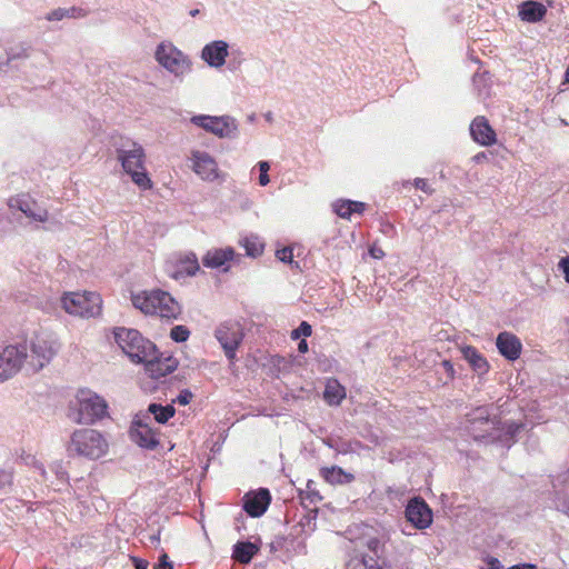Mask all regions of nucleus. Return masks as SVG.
<instances>
[{
    "label": "nucleus",
    "mask_w": 569,
    "mask_h": 569,
    "mask_svg": "<svg viewBox=\"0 0 569 569\" xmlns=\"http://www.w3.org/2000/svg\"><path fill=\"white\" fill-rule=\"evenodd\" d=\"M485 159H487V154L483 151L479 152V153H477L476 156L472 157V161L476 162V163H480Z\"/></svg>",
    "instance_id": "6e6d98bb"
},
{
    "label": "nucleus",
    "mask_w": 569,
    "mask_h": 569,
    "mask_svg": "<svg viewBox=\"0 0 569 569\" xmlns=\"http://www.w3.org/2000/svg\"><path fill=\"white\" fill-rule=\"evenodd\" d=\"M313 485H315V482L312 480H309L308 483H307L308 497H309L311 502H317V501L321 500V496L319 495L318 491H316L312 488Z\"/></svg>",
    "instance_id": "c03bdc74"
},
{
    "label": "nucleus",
    "mask_w": 569,
    "mask_h": 569,
    "mask_svg": "<svg viewBox=\"0 0 569 569\" xmlns=\"http://www.w3.org/2000/svg\"><path fill=\"white\" fill-rule=\"evenodd\" d=\"M199 13H200V10H199V9H192V10H190V11H189V14H190L191 17H197Z\"/></svg>",
    "instance_id": "69168bd1"
},
{
    "label": "nucleus",
    "mask_w": 569,
    "mask_h": 569,
    "mask_svg": "<svg viewBox=\"0 0 569 569\" xmlns=\"http://www.w3.org/2000/svg\"><path fill=\"white\" fill-rule=\"evenodd\" d=\"M34 468L39 471V473L41 475V477H42L43 479H46V478H47V477H46V476H47V471H46L44 466H43L42 463H40V462L36 463V465H34Z\"/></svg>",
    "instance_id": "13d9d810"
},
{
    "label": "nucleus",
    "mask_w": 569,
    "mask_h": 569,
    "mask_svg": "<svg viewBox=\"0 0 569 569\" xmlns=\"http://www.w3.org/2000/svg\"><path fill=\"white\" fill-rule=\"evenodd\" d=\"M371 254L373 258H381L383 256V252L382 250H379V252H375V251H371Z\"/></svg>",
    "instance_id": "0e129e2a"
},
{
    "label": "nucleus",
    "mask_w": 569,
    "mask_h": 569,
    "mask_svg": "<svg viewBox=\"0 0 569 569\" xmlns=\"http://www.w3.org/2000/svg\"><path fill=\"white\" fill-rule=\"evenodd\" d=\"M405 516L407 521L419 530L429 528L433 520L431 508L421 497H413L408 501Z\"/></svg>",
    "instance_id": "dca6fc26"
},
{
    "label": "nucleus",
    "mask_w": 569,
    "mask_h": 569,
    "mask_svg": "<svg viewBox=\"0 0 569 569\" xmlns=\"http://www.w3.org/2000/svg\"><path fill=\"white\" fill-rule=\"evenodd\" d=\"M312 333V328L307 321H302L299 327L291 332L292 339H299L302 337H310Z\"/></svg>",
    "instance_id": "e433bc0d"
},
{
    "label": "nucleus",
    "mask_w": 569,
    "mask_h": 569,
    "mask_svg": "<svg viewBox=\"0 0 569 569\" xmlns=\"http://www.w3.org/2000/svg\"><path fill=\"white\" fill-rule=\"evenodd\" d=\"M159 430L152 427L149 413H136L129 429L132 442L146 450H154L160 445Z\"/></svg>",
    "instance_id": "9b49d317"
},
{
    "label": "nucleus",
    "mask_w": 569,
    "mask_h": 569,
    "mask_svg": "<svg viewBox=\"0 0 569 569\" xmlns=\"http://www.w3.org/2000/svg\"><path fill=\"white\" fill-rule=\"evenodd\" d=\"M442 365H443V367L447 369V371H448L449 373H452V372H453V367H452V365L450 363V361L443 360V361H442Z\"/></svg>",
    "instance_id": "bf43d9fd"
},
{
    "label": "nucleus",
    "mask_w": 569,
    "mask_h": 569,
    "mask_svg": "<svg viewBox=\"0 0 569 569\" xmlns=\"http://www.w3.org/2000/svg\"><path fill=\"white\" fill-rule=\"evenodd\" d=\"M558 268L562 272L565 281L569 283V256L562 257L560 259Z\"/></svg>",
    "instance_id": "37998d69"
},
{
    "label": "nucleus",
    "mask_w": 569,
    "mask_h": 569,
    "mask_svg": "<svg viewBox=\"0 0 569 569\" xmlns=\"http://www.w3.org/2000/svg\"><path fill=\"white\" fill-rule=\"evenodd\" d=\"M492 79L487 70L475 72L472 77V89L480 99H487L491 94Z\"/></svg>",
    "instance_id": "bb28decb"
},
{
    "label": "nucleus",
    "mask_w": 569,
    "mask_h": 569,
    "mask_svg": "<svg viewBox=\"0 0 569 569\" xmlns=\"http://www.w3.org/2000/svg\"><path fill=\"white\" fill-rule=\"evenodd\" d=\"M68 11L66 8H58L56 10H52L47 14V20L49 21H60L64 18H67Z\"/></svg>",
    "instance_id": "ea45409f"
},
{
    "label": "nucleus",
    "mask_w": 569,
    "mask_h": 569,
    "mask_svg": "<svg viewBox=\"0 0 569 569\" xmlns=\"http://www.w3.org/2000/svg\"><path fill=\"white\" fill-rule=\"evenodd\" d=\"M259 171L260 173H268L270 166L267 161H259L258 162Z\"/></svg>",
    "instance_id": "864d4df0"
},
{
    "label": "nucleus",
    "mask_w": 569,
    "mask_h": 569,
    "mask_svg": "<svg viewBox=\"0 0 569 569\" xmlns=\"http://www.w3.org/2000/svg\"><path fill=\"white\" fill-rule=\"evenodd\" d=\"M214 337L223 349L227 359L233 363L237 358V350L244 337L241 326L237 322L220 323L214 330Z\"/></svg>",
    "instance_id": "ddd939ff"
},
{
    "label": "nucleus",
    "mask_w": 569,
    "mask_h": 569,
    "mask_svg": "<svg viewBox=\"0 0 569 569\" xmlns=\"http://www.w3.org/2000/svg\"><path fill=\"white\" fill-rule=\"evenodd\" d=\"M465 361H467L472 371L482 377L489 371V362L487 359L473 347L465 346Z\"/></svg>",
    "instance_id": "a878e982"
},
{
    "label": "nucleus",
    "mask_w": 569,
    "mask_h": 569,
    "mask_svg": "<svg viewBox=\"0 0 569 569\" xmlns=\"http://www.w3.org/2000/svg\"><path fill=\"white\" fill-rule=\"evenodd\" d=\"M130 560H131V563L134 567V569H148L149 568V562L146 559L131 556Z\"/></svg>",
    "instance_id": "a18cd8bd"
},
{
    "label": "nucleus",
    "mask_w": 569,
    "mask_h": 569,
    "mask_svg": "<svg viewBox=\"0 0 569 569\" xmlns=\"http://www.w3.org/2000/svg\"><path fill=\"white\" fill-rule=\"evenodd\" d=\"M67 18H82L87 16V11L82 8L71 7L67 9Z\"/></svg>",
    "instance_id": "49530a36"
},
{
    "label": "nucleus",
    "mask_w": 569,
    "mask_h": 569,
    "mask_svg": "<svg viewBox=\"0 0 569 569\" xmlns=\"http://www.w3.org/2000/svg\"><path fill=\"white\" fill-rule=\"evenodd\" d=\"M312 522V518L309 516H303V518L299 521L300 526H305L306 523L310 525Z\"/></svg>",
    "instance_id": "052dcab7"
},
{
    "label": "nucleus",
    "mask_w": 569,
    "mask_h": 569,
    "mask_svg": "<svg viewBox=\"0 0 569 569\" xmlns=\"http://www.w3.org/2000/svg\"><path fill=\"white\" fill-rule=\"evenodd\" d=\"M325 480L331 485H346L353 481L355 476L346 472L342 468L333 466L322 469Z\"/></svg>",
    "instance_id": "2f4dec72"
},
{
    "label": "nucleus",
    "mask_w": 569,
    "mask_h": 569,
    "mask_svg": "<svg viewBox=\"0 0 569 569\" xmlns=\"http://www.w3.org/2000/svg\"><path fill=\"white\" fill-rule=\"evenodd\" d=\"M27 359V340L7 346L0 353V382H3L17 375Z\"/></svg>",
    "instance_id": "f8f14e48"
},
{
    "label": "nucleus",
    "mask_w": 569,
    "mask_h": 569,
    "mask_svg": "<svg viewBox=\"0 0 569 569\" xmlns=\"http://www.w3.org/2000/svg\"><path fill=\"white\" fill-rule=\"evenodd\" d=\"M346 398V389L337 379H329L323 391V399L329 406H339Z\"/></svg>",
    "instance_id": "c85d7f7f"
},
{
    "label": "nucleus",
    "mask_w": 569,
    "mask_h": 569,
    "mask_svg": "<svg viewBox=\"0 0 569 569\" xmlns=\"http://www.w3.org/2000/svg\"><path fill=\"white\" fill-rule=\"evenodd\" d=\"M259 547L250 541H238L233 546L232 558L242 565L249 563L258 553Z\"/></svg>",
    "instance_id": "cd10ccee"
},
{
    "label": "nucleus",
    "mask_w": 569,
    "mask_h": 569,
    "mask_svg": "<svg viewBox=\"0 0 569 569\" xmlns=\"http://www.w3.org/2000/svg\"><path fill=\"white\" fill-rule=\"evenodd\" d=\"M415 187L427 192V181L422 178L415 179Z\"/></svg>",
    "instance_id": "3c124183"
},
{
    "label": "nucleus",
    "mask_w": 569,
    "mask_h": 569,
    "mask_svg": "<svg viewBox=\"0 0 569 569\" xmlns=\"http://www.w3.org/2000/svg\"><path fill=\"white\" fill-rule=\"evenodd\" d=\"M371 254L373 258H381L383 256V252L382 250H379V252H375V251H371Z\"/></svg>",
    "instance_id": "e2e57ef3"
},
{
    "label": "nucleus",
    "mask_w": 569,
    "mask_h": 569,
    "mask_svg": "<svg viewBox=\"0 0 569 569\" xmlns=\"http://www.w3.org/2000/svg\"><path fill=\"white\" fill-rule=\"evenodd\" d=\"M240 246L244 248L246 254L251 258H257L262 254L264 244L258 236L250 234L243 237L239 241Z\"/></svg>",
    "instance_id": "72a5a7b5"
},
{
    "label": "nucleus",
    "mask_w": 569,
    "mask_h": 569,
    "mask_svg": "<svg viewBox=\"0 0 569 569\" xmlns=\"http://www.w3.org/2000/svg\"><path fill=\"white\" fill-rule=\"evenodd\" d=\"M154 569H173V563L170 561L168 555L162 551L159 557L158 563L154 566Z\"/></svg>",
    "instance_id": "79ce46f5"
},
{
    "label": "nucleus",
    "mask_w": 569,
    "mask_h": 569,
    "mask_svg": "<svg viewBox=\"0 0 569 569\" xmlns=\"http://www.w3.org/2000/svg\"><path fill=\"white\" fill-rule=\"evenodd\" d=\"M78 408L76 412L70 413V418L78 423H94L108 415V405L106 400L96 392L82 389L77 395Z\"/></svg>",
    "instance_id": "6e6552de"
},
{
    "label": "nucleus",
    "mask_w": 569,
    "mask_h": 569,
    "mask_svg": "<svg viewBox=\"0 0 569 569\" xmlns=\"http://www.w3.org/2000/svg\"><path fill=\"white\" fill-rule=\"evenodd\" d=\"M139 413H149L152 421L154 420L156 422L163 425L174 416L176 409L172 405L162 406L161 403L151 402L146 411H140Z\"/></svg>",
    "instance_id": "7c9ffc66"
},
{
    "label": "nucleus",
    "mask_w": 569,
    "mask_h": 569,
    "mask_svg": "<svg viewBox=\"0 0 569 569\" xmlns=\"http://www.w3.org/2000/svg\"><path fill=\"white\" fill-rule=\"evenodd\" d=\"M64 311L82 318L96 317L101 311L102 300L96 292H64L60 299Z\"/></svg>",
    "instance_id": "1a4fd4ad"
},
{
    "label": "nucleus",
    "mask_w": 569,
    "mask_h": 569,
    "mask_svg": "<svg viewBox=\"0 0 569 569\" xmlns=\"http://www.w3.org/2000/svg\"><path fill=\"white\" fill-rule=\"evenodd\" d=\"M67 450L69 456L96 460L107 453L108 442L98 430L78 429L71 435Z\"/></svg>",
    "instance_id": "20e7f679"
},
{
    "label": "nucleus",
    "mask_w": 569,
    "mask_h": 569,
    "mask_svg": "<svg viewBox=\"0 0 569 569\" xmlns=\"http://www.w3.org/2000/svg\"><path fill=\"white\" fill-rule=\"evenodd\" d=\"M270 182V178L268 173H260L259 176V184L264 187Z\"/></svg>",
    "instance_id": "5fc2aeb1"
},
{
    "label": "nucleus",
    "mask_w": 569,
    "mask_h": 569,
    "mask_svg": "<svg viewBox=\"0 0 569 569\" xmlns=\"http://www.w3.org/2000/svg\"><path fill=\"white\" fill-rule=\"evenodd\" d=\"M236 257L234 249L231 247L216 248L208 250L202 258V263L206 268L219 269L223 271L229 270L228 262L232 261Z\"/></svg>",
    "instance_id": "5701e85b"
},
{
    "label": "nucleus",
    "mask_w": 569,
    "mask_h": 569,
    "mask_svg": "<svg viewBox=\"0 0 569 569\" xmlns=\"http://www.w3.org/2000/svg\"><path fill=\"white\" fill-rule=\"evenodd\" d=\"M131 302L147 316H159L167 321L177 320L181 316V306L167 291L161 289L144 290L131 295Z\"/></svg>",
    "instance_id": "f03ea898"
},
{
    "label": "nucleus",
    "mask_w": 569,
    "mask_h": 569,
    "mask_svg": "<svg viewBox=\"0 0 569 569\" xmlns=\"http://www.w3.org/2000/svg\"><path fill=\"white\" fill-rule=\"evenodd\" d=\"M12 472L8 470H0V491H7L12 485Z\"/></svg>",
    "instance_id": "58836bf2"
},
{
    "label": "nucleus",
    "mask_w": 569,
    "mask_h": 569,
    "mask_svg": "<svg viewBox=\"0 0 569 569\" xmlns=\"http://www.w3.org/2000/svg\"><path fill=\"white\" fill-rule=\"evenodd\" d=\"M271 501L270 491L267 488H260L250 491L243 497V510L252 518L261 517L268 509Z\"/></svg>",
    "instance_id": "6ab92c4d"
},
{
    "label": "nucleus",
    "mask_w": 569,
    "mask_h": 569,
    "mask_svg": "<svg viewBox=\"0 0 569 569\" xmlns=\"http://www.w3.org/2000/svg\"><path fill=\"white\" fill-rule=\"evenodd\" d=\"M192 397H193V395L190 390L183 389L179 392V395L173 400V402H178L181 406H186V405L190 403Z\"/></svg>",
    "instance_id": "a19ab883"
},
{
    "label": "nucleus",
    "mask_w": 569,
    "mask_h": 569,
    "mask_svg": "<svg viewBox=\"0 0 569 569\" xmlns=\"http://www.w3.org/2000/svg\"><path fill=\"white\" fill-rule=\"evenodd\" d=\"M492 405L479 406L465 413V432L476 441L498 443L510 449L526 429L522 421L500 420Z\"/></svg>",
    "instance_id": "f257e3e1"
},
{
    "label": "nucleus",
    "mask_w": 569,
    "mask_h": 569,
    "mask_svg": "<svg viewBox=\"0 0 569 569\" xmlns=\"http://www.w3.org/2000/svg\"><path fill=\"white\" fill-rule=\"evenodd\" d=\"M10 209L21 211L27 218L44 222L48 219V211L38 204L29 194H19L9 199Z\"/></svg>",
    "instance_id": "f3484780"
},
{
    "label": "nucleus",
    "mask_w": 569,
    "mask_h": 569,
    "mask_svg": "<svg viewBox=\"0 0 569 569\" xmlns=\"http://www.w3.org/2000/svg\"><path fill=\"white\" fill-rule=\"evenodd\" d=\"M190 122L220 139H236L239 134L237 120L228 114H197L190 119Z\"/></svg>",
    "instance_id": "9d476101"
},
{
    "label": "nucleus",
    "mask_w": 569,
    "mask_h": 569,
    "mask_svg": "<svg viewBox=\"0 0 569 569\" xmlns=\"http://www.w3.org/2000/svg\"><path fill=\"white\" fill-rule=\"evenodd\" d=\"M116 153L123 171L141 190L152 188V181L144 168L146 153L140 143L130 139L122 140L116 147Z\"/></svg>",
    "instance_id": "7ed1b4c3"
},
{
    "label": "nucleus",
    "mask_w": 569,
    "mask_h": 569,
    "mask_svg": "<svg viewBox=\"0 0 569 569\" xmlns=\"http://www.w3.org/2000/svg\"><path fill=\"white\" fill-rule=\"evenodd\" d=\"M199 269L198 258L193 252L174 254L164 264L167 276L174 280L192 277Z\"/></svg>",
    "instance_id": "4468645a"
},
{
    "label": "nucleus",
    "mask_w": 569,
    "mask_h": 569,
    "mask_svg": "<svg viewBox=\"0 0 569 569\" xmlns=\"http://www.w3.org/2000/svg\"><path fill=\"white\" fill-rule=\"evenodd\" d=\"M276 257L284 263L293 262V251L290 247H283L281 249H278L276 251Z\"/></svg>",
    "instance_id": "4c0bfd02"
},
{
    "label": "nucleus",
    "mask_w": 569,
    "mask_h": 569,
    "mask_svg": "<svg viewBox=\"0 0 569 569\" xmlns=\"http://www.w3.org/2000/svg\"><path fill=\"white\" fill-rule=\"evenodd\" d=\"M367 553L351 558L346 569H381L380 559L383 555V543L378 538H369L366 541Z\"/></svg>",
    "instance_id": "2eb2a0df"
},
{
    "label": "nucleus",
    "mask_w": 569,
    "mask_h": 569,
    "mask_svg": "<svg viewBox=\"0 0 569 569\" xmlns=\"http://www.w3.org/2000/svg\"><path fill=\"white\" fill-rule=\"evenodd\" d=\"M332 211L340 218L350 220L352 214L361 216L367 204L361 201H355L350 199H338L331 204Z\"/></svg>",
    "instance_id": "393cba45"
},
{
    "label": "nucleus",
    "mask_w": 569,
    "mask_h": 569,
    "mask_svg": "<svg viewBox=\"0 0 569 569\" xmlns=\"http://www.w3.org/2000/svg\"><path fill=\"white\" fill-rule=\"evenodd\" d=\"M565 79L569 83V67L567 68L566 72H565Z\"/></svg>",
    "instance_id": "774afa93"
},
{
    "label": "nucleus",
    "mask_w": 569,
    "mask_h": 569,
    "mask_svg": "<svg viewBox=\"0 0 569 569\" xmlns=\"http://www.w3.org/2000/svg\"><path fill=\"white\" fill-rule=\"evenodd\" d=\"M27 58L28 54H27V50L26 49H22L20 52L18 53H14V52H8V62L12 61V60H16L18 58Z\"/></svg>",
    "instance_id": "09e8293b"
},
{
    "label": "nucleus",
    "mask_w": 569,
    "mask_h": 569,
    "mask_svg": "<svg viewBox=\"0 0 569 569\" xmlns=\"http://www.w3.org/2000/svg\"><path fill=\"white\" fill-rule=\"evenodd\" d=\"M546 4L538 0H525L518 4V17L527 23H538L547 16Z\"/></svg>",
    "instance_id": "b1692460"
},
{
    "label": "nucleus",
    "mask_w": 569,
    "mask_h": 569,
    "mask_svg": "<svg viewBox=\"0 0 569 569\" xmlns=\"http://www.w3.org/2000/svg\"><path fill=\"white\" fill-rule=\"evenodd\" d=\"M246 60V53L240 47L229 46L227 62L224 66H227V69L230 72L239 71L242 68Z\"/></svg>",
    "instance_id": "473e14b6"
},
{
    "label": "nucleus",
    "mask_w": 569,
    "mask_h": 569,
    "mask_svg": "<svg viewBox=\"0 0 569 569\" xmlns=\"http://www.w3.org/2000/svg\"><path fill=\"white\" fill-rule=\"evenodd\" d=\"M487 565H488L487 569H503L500 560L495 557H489L487 559Z\"/></svg>",
    "instance_id": "de8ad7c7"
},
{
    "label": "nucleus",
    "mask_w": 569,
    "mask_h": 569,
    "mask_svg": "<svg viewBox=\"0 0 569 569\" xmlns=\"http://www.w3.org/2000/svg\"><path fill=\"white\" fill-rule=\"evenodd\" d=\"M149 539L152 543H159L160 542V532L151 535Z\"/></svg>",
    "instance_id": "680f3d73"
},
{
    "label": "nucleus",
    "mask_w": 569,
    "mask_h": 569,
    "mask_svg": "<svg viewBox=\"0 0 569 569\" xmlns=\"http://www.w3.org/2000/svg\"><path fill=\"white\" fill-rule=\"evenodd\" d=\"M154 59L163 69L180 81L192 71L193 63L191 58L168 41L160 42L157 46Z\"/></svg>",
    "instance_id": "423d86ee"
},
{
    "label": "nucleus",
    "mask_w": 569,
    "mask_h": 569,
    "mask_svg": "<svg viewBox=\"0 0 569 569\" xmlns=\"http://www.w3.org/2000/svg\"><path fill=\"white\" fill-rule=\"evenodd\" d=\"M142 363L146 367V371L152 379L163 378L174 370L173 366L160 362L156 349L153 351V355L149 359L144 360Z\"/></svg>",
    "instance_id": "c756f323"
},
{
    "label": "nucleus",
    "mask_w": 569,
    "mask_h": 569,
    "mask_svg": "<svg viewBox=\"0 0 569 569\" xmlns=\"http://www.w3.org/2000/svg\"><path fill=\"white\" fill-rule=\"evenodd\" d=\"M298 351L300 353H306L308 351V342L306 340H301L298 343Z\"/></svg>",
    "instance_id": "4d7b16f0"
},
{
    "label": "nucleus",
    "mask_w": 569,
    "mask_h": 569,
    "mask_svg": "<svg viewBox=\"0 0 569 569\" xmlns=\"http://www.w3.org/2000/svg\"><path fill=\"white\" fill-rule=\"evenodd\" d=\"M546 2H547V6H546L547 8L548 7L552 8L555 6V1L553 0H546Z\"/></svg>",
    "instance_id": "338daca9"
},
{
    "label": "nucleus",
    "mask_w": 569,
    "mask_h": 569,
    "mask_svg": "<svg viewBox=\"0 0 569 569\" xmlns=\"http://www.w3.org/2000/svg\"><path fill=\"white\" fill-rule=\"evenodd\" d=\"M496 347L499 353L508 361L519 359L522 351L520 339L509 331H501L496 338Z\"/></svg>",
    "instance_id": "4be33fe9"
},
{
    "label": "nucleus",
    "mask_w": 569,
    "mask_h": 569,
    "mask_svg": "<svg viewBox=\"0 0 569 569\" xmlns=\"http://www.w3.org/2000/svg\"><path fill=\"white\" fill-rule=\"evenodd\" d=\"M27 363L34 372L42 370L49 365L59 351L60 345L57 339L48 332H37L28 342Z\"/></svg>",
    "instance_id": "0eeeda50"
},
{
    "label": "nucleus",
    "mask_w": 569,
    "mask_h": 569,
    "mask_svg": "<svg viewBox=\"0 0 569 569\" xmlns=\"http://www.w3.org/2000/svg\"><path fill=\"white\" fill-rule=\"evenodd\" d=\"M50 470L56 475L58 481L64 483L68 481V472L61 461H56L50 466Z\"/></svg>",
    "instance_id": "c9c22d12"
},
{
    "label": "nucleus",
    "mask_w": 569,
    "mask_h": 569,
    "mask_svg": "<svg viewBox=\"0 0 569 569\" xmlns=\"http://www.w3.org/2000/svg\"><path fill=\"white\" fill-rule=\"evenodd\" d=\"M510 569H537V566L530 562L515 565Z\"/></svg>",
    "instance_id": "603ef678"
},
{
    "label": "nucleus",
    "mask_w": 569,
    "mask_h": 569,
    "mask_svg": "<svg viewBox=\"0 0 569 569\" xmlns=\"http://www.w3.org/2000/svg\"><path fill=\"white\" fill-rule=\"evenodd\" d=\"M113 335L118 346L132 362L142 363L153 355L154 343L144 339L138 330L116 328Z\"/></svg>",
    "instance_id": "39448f33"
},
{
    "label": "nucleus",
    "mask_w": 569,
    "mask_h": 569,
    "mask_svg": "<svg viewBox=\"0 0 569 569\" xmlns=\"http://www.w3.org/2000/svg\"><path fill=\"white\" fill-rule=\"evenodd\" d=\"M471 513H473V517H475V518H477V516H478V513H479V515H480V517H481V519H485V518L489 515V512H488L487 510H485V509H481V510H479V511H478V510H475V511H473V510L468 509V511H465V516H466V515L470 516Z\"/></svg>",
    "instance_id": "8fccbe9b"
},
{
    "label": "nucleus",
    "mask_w": 569,
    "mask_h": 569,
    "mask_svg": "<svg viewBox=\"0 0 569 569\" xmlns=\"http://www.w3.org/2000/svg\"><path fill=\"white\" fill-rule=\"evenodd\" d=\"M190 337V330L182 325L174 326L170 331V338L176 342H184Z\"/></svg>",
    "instance_id": "f704fd0d"
},
{
    "label": "nucleus",
    "mask_w": 569,
    "mask_h": 569,
    "mask_svg": "<svg viewBox=\"0 0 569 569\" xmlns=\"http://www.w3.org/2000/svg\"><path fill=\"white\" fill-rule=\"evenodd\" d=\"M469 133L480 146L490 147L497 142V133L485 116H478L471 121Z\"/></svg>",
    "instance_id": "aec40b11"
},
{
    "label": "nucleus",
    "mask_w": 569,
    "mask_h": 569,
    "mask_svg": "<svg viewBox=\"0 0 569 569\" xmlns=\"http://www.w3.org/2000/svg\"><path fill=\"white\" fill-rule=\"evenodd\" d=\"M229 43L224 40H213L203 46L200 58L214 69L222 68L227 62Z\"/></svg>",
    "instance_id": "a211bd4d"
},
{
    "label": "nucleus",
    "mask_w": 569,
    "mask_h": 569,
    "mask_svg": "<svg viewBox=\"0 0 569 569\" xmlns=\"http://www.w3.org/2000/svg\"><path fill=\"white\" fill-rule=\"evenodd\" d=\"M193 171L207 181H214L219 178L218 164L216 160L206 151L192 152Z\"/></svg>",
    "instance_id": "412c9836"
}]
</instances>
